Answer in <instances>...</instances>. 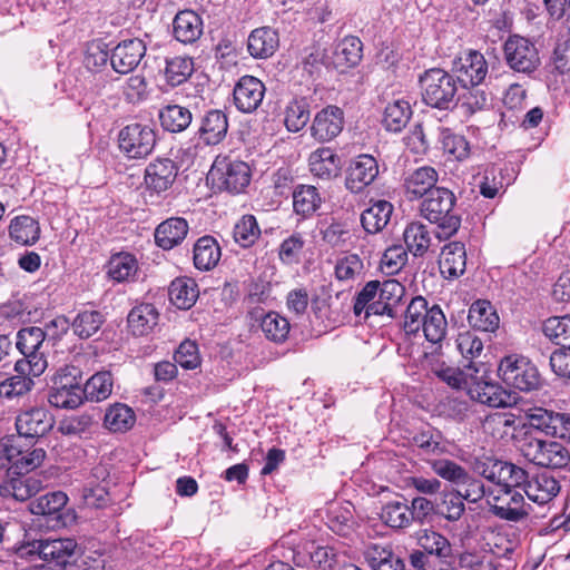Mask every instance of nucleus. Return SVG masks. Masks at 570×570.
<instances>
[{
    "label": "nucleus",
    "mask_w": 570,
    "mask_h": 570,
    "mask_svg": "<svg viewBox=\"0 0 570 570\" xmlns=\"http://www.w3.org/2000/svg\"><path fill=\"white\" fill-rule=\"evenodd\" d=\"M381 519L390 528H407L411 524L410 505L405 499L390 501L383 505Z\"/></svg>",
    "instance_id": "46"
},
{
    "label": "nucleus",
    "mask_w": 570,
    "mask_h": 570,
    "mask_svg": "<svg viewBox=\"0 0 570 570\" xmlns=\"http://www.w3.org/2000/svg\"><path fill=\"white\" fill-rule=\"evenodd\" d=\"M454 194L444 187L430 190L420 205L421 215L430 223L438 224L435 237L442 242L458 232L461 225L460 216L453 213Z\"/></svg>",
    "instance_id": "2"
},
{
    "label": "nucleus",
    "mask_w": 570,
    "mask_h": 570,
    "mask_svg": "<svg viewBox=\"0 0 570 570\" xmlns=\"http://www.w3.org/2000/svg\"><path fill=\"white\" fill-rule=\"evenodd\" d=\"M305 552L309 558L311 564L323 570L332 569L338 561V554L335 549L328 546H316L314 542H311L305 547Z\"/></svg>",
    "instance_id": "60"
},
{
    "label": "nucleus",
    "mask_w": 570,
    "mask_h": 570,
    "mask_svg": "<svg viewBox=\"0 0 570 570\" xmlns=\"http://www.w3.org/2000/svg\"><path fill=\"white\" fill-rule=\"evenodd\" d=\"M525 416L530 430L519 441L522 456L534 465L546 469H562L570 462V451L562 443L537 436L539 431L551 438L570 440V413L554 412L543 407L530 409Z\"/></svg>",
    "instance_id": "1"
},
{
    "label": "nucleus",
    "mask_w": 570,
    "mask_h": 570,
    "mask_svg": "<svg viewBox=\"0 0 570 570\" xmlns=\"http://www.w3.org/2000/svg\"><path fill=\"white\" fill-rule=\"evenodd\" d=\"M39 222L28 215L14 217L9 226L10 238L20 246H32L40 237Z\"/></svg>",
    "instance_id": "31"
},
{
    "label": "nucleus",
    "mask_w": 570,
    "mask_h": 570,
    "mask_svg": "<svg viewBox=\"0 0 570 570\" xmlns=\"http://www.w3.org/2000/svg\"><path fill=\"white\" fill-rule=\"evenodd\" d=\"M448 322L440 305L434 304L430 307V312L425 315L421 331L426 341L438 344L446 335Z\"/></svg>",
    "instance_id": "39"
},
{
    "label": "nucleus",
    "mask_w": 570,
    "mask_h": 570,
    "mask_svg": "<svg viewBox=\"0 0 570 570\" xmlns=\"http://www.w3.org/2000/svg\"><path fill=\"white\" fill-rule=\"evenodd\" d=\"M161 127L170 132L184 131L193 120L188 108L179 105H168L159 111Z\"/></svg>",
    "instance_id": "38"
},
{
    "label": "nucleus",
    "mask_w": 570,
    "mask_h": 570,
    "mask_svg": "<svg viewBox=\"0 0 570 570\" xmlns=\"http://www.w3.org/2000/svg\"><path fill=\"white\" fill-rule=\"evenodd\" d=\"M45 340L46 332L38 326L24 327L18 332L16 346L23 357L16 362V372H29L33 376L45 372L47 360L41 350Z\"/></svg>",
    "instance_id": "4"
},
{
    "label": "nucleus",
    "mask_w": 570,
    "mask_h": 570,
    "mask_svg": "<svg viewBox=\"0 0 570 570\" xmlns=\"http://www.w3.org/2000/svg\"><path fill=\"white\" fill-rule=\"evenodd\" d=\"M114 381L110 372L102 371L94 374L82 386L83 399L91 402H101L112 392Z\"/></svg>",
    "instance_id": "41"
},
{
    "label": "nucleus",
    "mask_w": 570,
    "mask_h": 570,
    "mask_svg": "<svg viewBox=\"0 0 570 570\" xmlns=\"http://www.w3.org/2000/svg\"><path fill=\"white\" fill-rule=\"evenodd\" d=\"M468 321L474 330L482 332H494L500 323L495 308L487 299H478L470 306Z\"/></svg>",
    "instance_id": "28"
},
{
    "label": "nucleus",
    "mask_w": 570,
    "mask_h": 570,
    "mask_svg": "<svg viewBox=\"0 0 570 570\" xmlns=\"http://www.w3.org/2000/svg\"><path fill=\"white\" fill-rule=\"evenodd\" d=\"M261 328L265 337L275 343H283L289 333V322L278 313H267L261 322Z\"/></svg>",
    "instance_id": "51"
},
{
    "label": "nucleus",
    "mask_w": 570,
    "mask_h": 570,
    "mask_svg": "<svg viewBox=\"0 0 570 570\" xmlns=\"http://www.w3.org/2000/svg\"><path fill=\"white\" fill-rule=\"evenodd\" d=\"M455 343L461 355L471 361V364L466 366L468 370H474V372H478V368L474 366L472 361L479 357L483 352L482 340L474 332L465 331L458 335Z\"/></svg>",
    "instance_id": "57"
},
{
    "label": "nucleus",
    "mask_w": 570,
    "mask_h": 570,
    "mask_svg": "<svg viewBox=\"0 0 570 570\" xmlns=\"http://www.w3.org/2000/svg\"><path fill=\"white\" fill-rule=\"evenodd\" d=\"M105 316L101 312L95 309L81 311L71 323L73 334L81 340L94 336L105 323Z\"/></svg>",
    "instance_id": "43"
},
{
    "label": "nucleus",
    "mask_w": 570,
    "mask_h": 570,
    "mask_svg": "<svg viewBox=\"0 0 570 570\" xmlns=\"http://www.w3.org/2000/svg\"><path fill=\"white\" fill-rule=\"evenodd\" d=\"M432 372L440 381L454 390L469 391V387L474 380V375L464 372L459 367L445 365L444 363L433 366Z\"/></svg>",
    "instance_id": "48"
},
{
    "label": "nucleus",
    "mask_w": 570,
    "mask_h": 570,
    "mask_svg": "<svg viewBox=\"0 0 570 570\" xmlns=\"http://www.w3.org/2000/svg\"><path fill=\"white\" fill-rule=\"evenodd\" d=\"M438 173L433 167L423 166L410 173L404 179L407 197L412 199L425 198L430 190L436 188Z\"/></svg>",
    "instance_id": "22"
},
{
    "label": "nucleus",
    "mask_w": 570,
    "mask_h": 570,
    "mask_svg": "<svg viewBox=\"0 0 570 570\" xmlns=\"http://www.w3.org/2000/svg\"><path fill=\"white\" fill-rule=\"evenodd\" d=\"M77 543L73 539L39 540L21 547V554L39 556L51 567L66 569L71 564Z\"/></svg>",
    "instance_id": "10"
},
{
    "label": "nucleus",
    "mask_w": 570,
    "mask_h": 570,
    "mask_svg": "<svg viewBox=\"0 0 570 570\" xmlns=\"http://www.w3.org/2000/svg\"><path fill=\"white\" fill-rule=\"evenodd\" d=\"M31 376L29 372H17V375L8 377L0 383V396L12 399L26 394L33 386Z\"/></svg>",
    "instance_id": "58"
},
{
    "label": "nucleus",
    "mask_w": 570,
    "mask_h": 570,
    "mask_svg": "<svg viewBox=\"0 0 570 570\" xmlns=\"http://www.w3.org/2000/svg\"><path fill=\"white\" fill-rule=\"evenodd\" d=\"M392 212L393 206L391 203L386 200H377L362 213V226L367 233H377L386 226Z\"/></svg>",
    "instance_id": "36"
},
{
    "label": "nucleus",
    "mask_w": 570,
    "mask_h": 570,
    "mask_svg": "<svg viewBox=\"0 0 570 570\" xmlns=\"http://www.w3.org/2000/svg\"><path fill=\"white\" fill-rule=\"evenodd\" d=\"M48 402L58 409H76L83 402L82 387L65 389L51 386Z\"/></svg>",
    "instance_id": "54"
},
{
    "label": "nucleus",
    "mask_w": 570,
    "mask_h": 570,
    "mask_svg": "<svg viewBox=\"0 0 570 570\" xmlns=\"http://www.w3.org/2000/svg\"><path fill=\"white\" fill-rule=\"evenodd\" d=\"M344 124L343 109L328 105L315 114L311 126V135L320 142L331 141L342 132Z\"/></svg>",
    "instance_id": "14"
},
{
    "label": "nucleus",
    "mask_w": 570,
    "mask_h": 570,
    "mask_svg": "<svg viewBox=\"0 0 570 570\" xmlns=\"http://www.w3.org/2000/svg\"><path fill=\"white\" fill-rule=\"evenodd\" d=\"M234 239L244 248L250 247L259 239L261 229L253 215H245L234 227Z\"/></svg>",
    "instance_id": "55"
},
{
    "label": "nucleus",
    "mask_w": 570,
    "mask_h": 570,
    "mask_svg": "<svg viewBox=\"0 0 570 570\" xmlns=\"http://www.w3.org/2000/svg\"><path fill=\"white\" fill-rule=\"evenodd\" d=\"M278 47V32L271 27L254 29L247 39V50L249 55L256 59H266L272 57Z\"/></svg>",
    "instance_id": "21"
},
{
    "label": "nucleus",
    "mask_w": 570,
    "mask_h": 570,
    "mask_svg": "<svg viewBox=\"0 0 570 570\" xmlns=\"http://www.w3.org/2000/svg\"><path fill=\"white\" fill-rule=\"evenodd\" d=\"M523 491L529 500L543 505L557 497L560 491V484L553 476L540 474L529 480Z\"/></svg>",
    "instance_id": "33"
},
{
    "label": "nucleus",
    "mask_w": 570,
    "mask_h": 570,
    "mask_svg": "<svg viewBox=\"0 0 570 570\" xmlns=\"http://www.w3.org/2000/svg\"><path fill=\"white\" fill-rule=\"evenodd\" d=\"M412 109L407 101L395 100L386 105L383 117V127L391 132H400L409 122Z\"/></svg>",
    "instance_id": "37"
},
{
    "label": "nucleus",
    "mask_w": 570,
    "mask_h": 570,
    "mask_svg": "<svg viewBox=\"0 0 570 570\" xmlns=\"http://www.w3.org/2000/svg\"><path fill=\"white\" fill-rule=\"evenodd\" d=\"M137 271L138 262L129 252H117L108 262V275L117 282L128 281Z\"/></svg>",
    "instance_id": "45"
},
{
    "label": "nucleus",
    "mask_w": 570,
    "mask_h": 570,
    "mask_svg": "<svg viewBox=\"0 0 570 570\" xmlns=\"http://www.w3.org/2000/svg\"><path fill=\"white\" fill-rule=\"evenodd\" d=\"M159 313L149 303H142L131 308L127 316L128 327L136 336L148 335L158 324Z\"/></svg>",
    "instance_id": "26"
},
{
    "label": "nucleus",
    "mask_w": 570,
    "mask_h": 570,
    "mask_svg": "<svg viewBox=\"0 0 570 570\" xmlns=\"http://www.w3.org/2000/svg\"><path fill=\"white\" fill-rule=\"evenodd\" d=\"M265 85L258 78L245 75L236 82L233 97L236 108L244 112L250 114L258 109L265 96Z\"/></svg>",
    "instance_id": "15"
},
{
    "label": "nucleus",
    "mask_w": 570,
    "mask_h": 570,
    "mask_svg": "<svg viewBox=\"0 0 570 570\" xmlns=\"http://www.w3.org/2000/svg\"><path fill=\"white\" fill-rule=\"evenodd\" d=\"M406 249H429L432 245L426 226L414 222L406 226L403 233Z\"/></svg>",
    "instance_id": "63"
},
{
    "label": "nucleus",
    "mask_w": 570,
    "mask_h": 570,
    "mask_svg": "<svg viewBox=\"0 0 570 570\" xmlns=\"http://www.w3.org/2000/svg\"><path fill=\"white\" fill-rule=\"evenodd\" d=\"M68 497L61 491L43 494L30 502V511L36 515L60 518L61 510L66 507Z\"/></svg>",
    "instance_id": "42"
},
{
    "label": "nucleus",
    "mask_w": 570,
    "mask_h": 570,
    "mask_svg": "<svg viewBox=\"0 0 570 570\" xmlns=\"http://www.w3.org/2000/svg\"><path fill=\"white\" fill-rule=\"evenodd\" d=\"M136 421L131 407L122 403L110 405L104 417V425L112 432H126L130 430Z\"/></svg>",
    "instance_id": "40"
},
{
    "label": "nucleus",
    "mask_w": 570,
    "mask_h": 570,
    "mask_svg": "<svg viewBox=\"0 0 570 570\" xmlns=\"http://www.w3.org/2000/svg\"><path fill=\"white\" fill-rule=\"evenodd\" d=\"M465 511L464 500L460 490H453L442 495L439 504V513L448 521H459Z\"/></svg>",
    "instance_id": "61"
},
{
    "label": "nucleus",
    "mask_w": 570,
    "mask_h": 570,
    "mask_svg": "<svg viewBox=\"0 0 570 570\" xmlns=\"http://www.w3.org/2000/svg\"><path fill=\"white\" fill-rule=\"evenodd\" d=\"M311 173L323 179L338 175L341 170V158L328 147L318 148L308 158Z\"/></svg>",
    "instance_id": "29"
},
{
    "label": "nucleus",
    "mask_w": 570,
    "mask_h": 570,
    "mask_svg": "<svg viewBox=\"0 0 570 570\" xmlns=\"http://www.w3.org/2000/svg\"><path fill=\"white\" fill-rule=\"evenodd\" d=\"M498 373L507 385L523 392L537 390L541 384L538 368L523 356L508 355L503 357Z\"/></svg>",
    "instance_id": "8"
},
{
    "label": "nucleus",
    "mask_w": 570,
    "mask_h": 570,
    "mask_svg": "<svg viewBox=\"0 0 570 570\" xmlns=\"http://www.w3.org/2000/svg\"><path fill=\"white\" fill-rule=\"evenodd\" d=\"M422 100L440 110H449L458 104V80L454 73L431 68L419 76Z\"/></svg>",
    "instance_id": "3"
},
{
    "label": "nucleus",
    "mask_w": 570,
    "mask_h": 570,
    "mask_svg": "<svg viewBox=\"0 0 570 570\" xmlns=\"http://www.w3.org/2000/svg\"><path fill=\"white\" fill-rule=\"evenodd\" d=\"M53 426L52 415L43 407H32L21 412L16 419L18 435L24 443L33 444L35 440L46 435Z\"/></svg>",
    "instance_id": "12"
},
{
    "label": "nucleus",
    "mask_w": 570,
    "mask_h": 570,
    "mask_svg": "<svg viewBox=\"0 0 570 570\" xmlns=\"http://www.w3.org/2000/svg\"><path fill=\"white\" fill-rule=\"evenodd\" d=\"M170 303L179 309L193 307L199 296L196 282L188 277L174 279L168 288Z\"/></svg>",
    "instance_id": "32"
},
{
    "label": "nucleus",
    "mask_w": 570,
    "mask_h": 570,
    "mask_svg": "<svg viewBox=\"0 0 570 570\" xmlns=\"http://www.w3.org/2000/svg\"><path fill=\"white\" fill-rule=\"evenodd\" d=\"M379 171V163L372 155H358L348 166L345 186L352 193H361L376 179Z\"/></svg>",
    "instance_id": "16"
},
{
    "label": "nucleus",
    "mask_w": 570,
    "mask_h": 570,
    "mask_svg": "<svg viewBox=\"0 0 570 570\" xmlns=\"http://www.w3.org/2000/svg\"><path fill=\"white\" fill-rule=\"evenodd\" d=\"M208 179L219 190L239 194L249 184L250 169L245 161L217 157L208 173Z\"/></svg>",
    "instance_id": "6"
},
{
    "label": "nucleus",
    "mask_w": 570,
    "mask_h": 570,
    "mask_svg": "<svg viewBox=\"0 0 570 570\" xmlns=\"http://www.w3.org/2000/svg\"><path fill=\"white\" fill-rule=\"evenodd\" d=\"M165 78L169 86L177 87L186 82L194 72L190 57L175 56L166 59Z\"/></svg>",
    "instance_id": "44"
},
{
    "label": "nucleus",
    "mask_w": 570,
    "mask_h": 570,
    "mask_svg": "<svg viewBox=\"0 0 570 570\" xmlns=\"http://www.w3.org/2000/svg\"><path fill=\"white\" fill-rule=\"evenodd\" d=\"M417 543L423 551L440 559H446L452 553L449 540L435 531L423 530L417 537Z\"/></svg>",
    "instance_id": "49"
},
{
    "label": "nucleus",
    "mask_w": 570,
    "mask_h": 570,
    "mask_svg": "<svg viewBox=\"0 0 570 570\" xmlns=\"http://www.w3.org/2000/svg\"><path fill=\"white\" fill-rule=\"evenodd\" d=\"M379 293V281H370L364 287L357 293L354 304L353 312L356 316H360L362 313L365 314V318L371 315H374L370 312V306L373 301H376V296Z\"/></svg>",
    "instance_id": "64"
},
{
    "label": "nucleus",
    "mask_w": 570,
    "mask_h": 570,
    "mask_svg": "<svg viewBox=\"0 0 570 570\" xmlns=\"http://www.w3.org/2000/svg\"><path fill=\"white\" fill-rule=\"evenodd\" d=\"M466 252H441L439 257L440 273L444 278L460 277L466 269Z\"/></svg>",
    "instance_id": "53"
},
{
    "label": "nucleus",
    "mask_w": 570,
    "mask_h": 570,
    "mask_svg": "<svg viewBox=\"0 0 570 570\" xmlns=\"http://www.w3.org/2000/svg\"><path fill=\"white\" fill-rule=\"evenodd\" d=\"M430 312L428 301L423 296H415L409 303L405 315L403 330L407 335H416L421 331L425 315Z\"/></svg>",
    "instance_id": "47"
},
{
    "label": "nucleus",
    "mask_w": 570,
    "mask_h": 570,
    "mask_svg": "<svg viewBox=\"0 0 570 570\" xmlns=\"http://www.w3.org/2000/svg\"><path fill=\"white\" fill-rule=\"evenodd\" d=\"M173 32L178 41L193 43L203 35V20L193 10L180 11L174 19Z\"/></svg>",
    "instance_id": "25"
},
{
    "label": "nucleus",
    "mask_w": 570,
    "mask_h": 570,
    "mask_svg": "<svg viewBox=\"0 0 570 570\" xmlns=\"http://www.w3.org/2000/svg\"><path fill=\"white\" fill-rule=\"evenodd\" d=\"M542 331L556 344L570 348V315L549 317Z\"/></svg>",
    "instance_id": "50"
},
{
    "label": "nucleus",
    "mask_w": 570,
    "mask_h": 570,
    "mask_svg": "<svg viewBox=\"0 0 570 570\" xmlns=\"http://www.w3.org/2000/svg\"><path fill=\"white\" fill-rule=\"evenodd\" d=\"M452 71L463 88L476 87L488 73V63L482 53L470 50L453 62Z\"/></svg>",
    "instance_id": "13"
},
{
    "label": "nucleus",
    "mask_w": 570,
    "mask_h": 570,
    "mask_svg": "<svg viewBox=\"0 0 570 570\" xmlns=\"http://www.w3.org/2000/svg\"><path fill=\"white\" fill-rule=\"evenodd\" d=\"M412 443L424 455H441L448 451V442L443 433L431 425L415 432Z\"/></svg>",
    "instance_id": "30"
},
{
    "label": "nucleus",
    "mask_w": 570,
    "mask_h": 570,
    "mask_svg": "<svg viewBox=\"0 0 570 570\" xmlns=\"http://www.w3.org/2000/svg\"><path fill=\"white\" fill-rule=\"evenodd\" d=\"M188 230L189 226L185 218L170 217L156 227L155 242L161 249H173L183 243Z\"/></svg>",
    "instance_id": "20"
},
{
    "label": "nucleus",
    "mask_w": 570,
    "mask_h": 570,
    "mask_svg": "<svg viewBox=\"0 0 570 570\" xmlns=\"http://www.w3.org/2000/svg\"><path fill=\"white\" fill-rule=\"evenodd\" d=\"M156 140L154 127L140 122L129 124L118 134L120 150L131 159H140L150 155Z\"/></svg>",
    "instance_id": "9"
},
{
    "label": "nucleus",
    "mask_w": 570,
    "mask_h": 570,
    "mask_svg": "<svg viewBox=\"0 0 570 570\" xmlns=\"http://www.w3.org/2000/svg\"><path fill=\"white\" fill-rule=\"evenodd\" d=\"M22 442L14 436L0 442V469H7L12 474H26L43 462V449L22 450Z\"/></svg>",
    "instance_id": "5"
},
{
    "label": "nucleus",
    "mask_w": 570,
    "mask_h": 570,
    "mask_svg": "<svg viewBox=\"0 0 570 570\" xmlns=\"http://www.w3.org/2000/svg\"><path fill=\"white\" fill-rule=\"evenodd\" d=\"M177 176L175 163L168 158L157 159L146 168V184L157 193L167 190Z\"/></svg>",
    "instance_id": "24"
},
{
    "label": "nucleus",
    "mask_w": 570,
    "mask_h": 570,
    "mask_svg": "<svg viewBox=\"0 0 570 570\" xmlns=\"http://www.w3.org/2000/svg\"><path fill=\"white\" fill-rule=\"evenodd\" d=\"M469 395L472 400L489 405L491 407H505L509 405V396L497 384L483 381L474 376Z\"/></svg>",
    "instance_id": "27"
},
{
    "label": "nucleus",
    "mask_w": 570,
    "mask_h": 570,
    "mask_svg": "<svg viewBox=\"0 0 570 570\" xmlns=\"http://www.w3.org/2000/svg\"><path fill=\"white\" fill-rule=\"evenodd\" d=\"M405 294V287L396 279L379 282V293L376 301L370 306V312L374 315H386L395 318L399 315V306Z\"/></svg>",
    "instance_id": "17"
},
{
    "label": "nucleus",
    "mask_w": 570,
    "mask_h": 570,
    "mask_svg": "<svg viewBox=\"0 0 570 570\" xmlns=\"http://www.w3.org/2000/svg\"><path fill=\"white\" fill-rule=\"evenodd\" d=\"M334 55L337 66L354 67L362 58V42L356 37H346L337 45Z\"/></svg>",
    "instance_id": "52"
},
{
    "label": "nucleus",
    "mask_w": 570,
    "mask_h": 570,
    "mask_svg": "<svg viewBox=\"0 0 570 570\" xmlns=\"http://www.w3.org/2000/svg\"><path fill=\"white\" fill-rule=\"evenodd\" d=\"M487 504L494 517L509 522H520L530 514V505L515 489L497 487L489 491Z\"/></svg>",
    "instance_id": "7"
},
{
    "label": "nucleus",
    "mask_w": 570,
    "mask_h": 570,
    "mask_svg": "<svg viewBox=\"0 0 570 570\" xmlns=\"http://www.w3.org/2000/svg\"><path fill=\"white\" fill-rule=\"evenodd\" d=\"M363 556L372 570H405L404 560L389 544L371 543Z\"/></svg>",
    "instance_id": "19"
},
{
    "label": "nucleus",
    "mask_w": 570,
    "mask_h": 570,
    "mask_svg": "<svg viewBox=\"0 0 570 570\" xmlns=\"http://www.w3.org/2000/svg\"><path fill=\"white\" fill-rule=\"evenodd\" d=\"M311 118L308 104L301 100L291 101L285 109V126L288 131L298 132Z\"/></svg>",
    "instance_id": "56"
},
{
    "label": "nucleus",
    "mask_w": 570,
    "mask_h": 570,
    "mask_svg": "<svg viewBox=\"0 0 570 570\" xmlns=\"http://www.w3.org/2000/svg\"><path fill=\"white\" fill-rule=\"evenodd\" d=\"M431 469L438 476L456 485L465 482L469 473L462 465L448 459L432 461Z\"/></svg>",
    "instance_id": "59"
},
{
    "label": "nucleus",
    "mask_w": 570,
    "mask_h": 570,
    "mask_svg": "<svg viewBox=\"0 0 570 570\" xmlns=\"http://www.w3.org/2000/svg\"><path fill=\"white\" fill-rule=\"evenodd\" d=\"M504 60L517 72L531 73L540 65L539 51L529 39L513 35L503 45Z\"/></svg>",
    "instance_id": "11"
},
{
    "label": "nucleus",
    "mask_w": 570,
    "mask_h": 570,
    "mask_svg": "<svg viewBox=\"0 0 570 570\" xmlns=\"http://www.w3.org/2000/svg\"><path fill=\"white\" fill-rule=\"evenodd\" d=\"M227 130V116L222 110L214 109L204 116L199 134L206 144L216 145L225 138Z\"/></svg>",
    "instance_id": "34"
},
{
    "label": "nucleus",
    "mask_w": 570,
    "mask_h": 570,
    "mask_svg": "<svg viewBox=\"0 0 570 570\" xmlns=\"http://www.w3.org/2000/svg\"><path fill=\"white\" fill-rule=\"evenodd\" d=\"M326 524L337 535L350 537L356 525L353 504L344 502L330 505L326 511Z\"/></svg>",
    "instance_id": "23"
},
{
    "label": "nucleus",
    "mask_w": 570,
    "mask_h": 570,
    "mask_svg": "<svg viewBox=\"0 0 570 570\" xmlns=\"http://www.w3.org/2000/svg\"><path fill=\"white\" fill-rule=\"evenodd\" d=\"M323 199L318 189L312 185H297L293 191V207L297 215L308 217L313 215Z\"/></svg>",
    "instance_id": "35"
},
{
    "label": "nucleus",
    "mask_w": 570,
    "mask_h": 570,
    "mask_svg": "<svg viewBox=\"0 0 570 570\" xmlns=\"http://www.w3.org/2000/svg\"><path fill=\"white\" fill-rule=\"evenodd\" d=\"M500 478L499 487L515 489L525 487L529 482L528 472L511 462L503 461L502 472H499Z\"/></svg>",
    "instance_id": "62"
},
{
    "label": "nucleus",
    "mask_w": 570,
    "mask_h": 570,
    "mask_svg": "<svg viewBox=\"0 0 570 570\" xmlns=\"http://www.w3.org/2000/svg\"><path fill=\"white\" fill-rule=\"evenodd\" d=\"M146 53L142 40L134 38L119 42L111 51L110 65L118 73L132 71Z\"/></svg>",
    "instance_id": "18"
}]
</instances>
